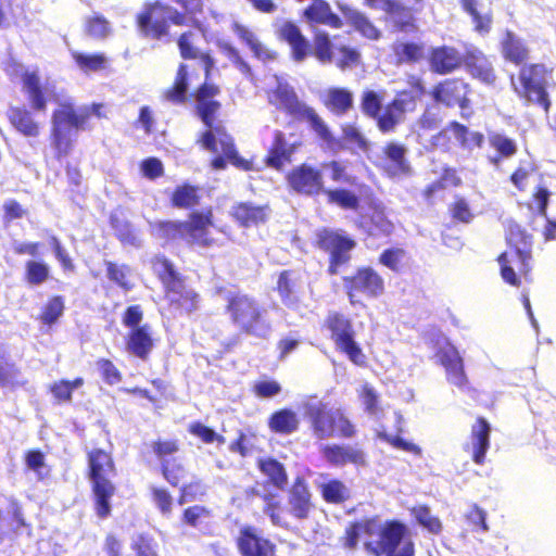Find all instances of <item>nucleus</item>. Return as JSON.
I'll return each instance as SVG.
<instances>
[{
	"label": "nucleus",
	"mask_w": 556,
	"mask_h": 556,
	"mask_svg": "<svg viewBox=\"0 0 556 556\" xmlns=\"http://www.w3.org/2000/svg\"><path fill=\"white\" fill-rule=\"evenodd\" d=\"M84 30L91 38L102 39L110 34L111 26L102 14L96 13L86 18Z\"/></svg>",
	"instance_id": "680f3d73"
},
{
	"label": "nucleus",
	"mask_w": 556,
	"mask_h": 556,
	"mask_svg": "<svg viewBox=\"0 0 556 556\" xmlns=\"http://www.w3.org/2000/svg\"><path fill=\"white\" fill-rule=\"evenodd\" d=\"M488 140L491 148L496 151V154L489 159L494 165H497L502 160L513 157L518 151L516 141L504 134L490 132Z\"/></svg>",
	"instance_id": "09e8293b"
},
{
	"label": "nucleus",
	"mask_w": 556,
	"mask_h": 556,
	"mask_svg": "<svg viewBox=\"0 0 556 556\" xmlns=\"http://www.w3.org/2000/svg\"><path fill=\"white\" fill-rule=\"evenodd\" d=\"M343 289L351 305L361 303L359 298L377 299L384 294L383 277L371 266H359L342 278Z\"/></svg>",
	"instance_id": "dca6fc26"
},
{
	"label": "nucleus",
	"mask_w": 556,
	"mask_h": 556,
	"mask_svg": "<svg viewBox=\"0 0 556 556\" xmlns=\"http://www.w3.org/2000/svg\"><path fill=\"white\" fill-rule=\"evenodd\" d=\"M267 101L286 115L298 121H306L317 138L327 148L334 149L338 146L339 142L326 122L312 106H308L299 99L292 86L278 84L275 88L267 91Z\"/></svg>",
	"instance_id": "6e6552de"
},
{
	"label": "nucleus",
	"mask_w": 556,
	"mask_h": 556,
	"mask_svg": "<svg viewBox=\"0 0 556 556\" xmlns=\"http://www.w3.org/2000/svg\"><path fill=\"white\" fill-rule=\"evenodd\" d=\"M511 89L519 100L536 105L547 115L552 109L548 89L555 86L554 68L543 62L522 64L510 77Z\"/></svg>",
	"instance_id": "0eeeda50"
},
{
	"label": "nucleus",
	"mask_w": 556,
	"mask_h": 556,
	"mask_svg": "<svg viewBox=\"0 0 556 556\" xmlns=\"http://www.w3.org/2000/svg\"><path fill=\"white\" fill-rule=\"evenodd\" d=\"M463 67L466 68L473 79L485 86H495L497 81V74L492 62L478 48L465 50Z\"/></svg>",
	"instance_id": "cd10ccee"
},
{
	"label": "nucleus",
	"mask_w": 556,
	"mask_h": 556,
	"mask_svg": "<svg viewBox=\"0 0 556 556\" xmlns=\"http://www.w3.org/2000/svg\"><path fill=\"white\" fill-rule=\"evenodd\" d=\"M429 70L437 75L453 74L464 65V53L448 45L431 47L427 53Z\"/></svg>",
	"instance_id": "a878e982"
},
{
	"label": "nucleus",
	"mask_w": 556,
	"mask_h": 556,
	"mask_svg": "<svg viewBox=\"0 0 556 556\" xmlns=\"http://www.w3.org/2000/svg\"><path fill=\"white\" fill-rule=\"evenodd\" d=\"M315 247L329 255L327 273L334 276L350 263L356 241L342 230L321 228L316 232Z\"/></svg>",
	"instance_id": "2eb2a0df"
},
{
	"label": "nucleus",
	"mask_w": 556,
	"mask_h": 556,
	"mask_svg": "<svg viewBox=\"0 0 556 556\" xmlns=\"http://www.w3.org/2000/svg\"><path fill=\"white\" fill-rule=\"evenodd\" d=\"M86 478L89 481L93 510L99 519L112 514V498L117 488L114 478L117 466L111 450L92 447L86 452Z\"/></svg>",
	"instance_id": "39448f33"
},
{
	"label": "nucleus",
	"mask_w": 556,
	"mask_h": 556,
	"mask_svg": "<svg viewBox=\"0 0 556 556\" xmlns=\"http://www.w3.org/2000/svg\"><path fill=\"white\" fill-rule=\"evenodd\" d=\"M127 351L136 357L147 361L154 346L151 327L148 324L129 330L125 339Z\"/></svg>",
	"instance_id": "4c0bfd02"
},
{
	"label": "nucleus",
	"mask_w": 556,
	"mask_h": 556,
	"mask_svg": "<svg viewBox=\"0 0 556 556\" xmlns=\"http://www.w3.org/2000/svg\"><path fill=\"white\" fill-rule=\"evenodd\" d=\"M264 502L263 513L268 516L274 526H282L283 506L276 493H264L261 495Z\"/></svg>",
	"instance_id": "052dcab7"
},
{
	"label": "nucleus",
	"mask_w": 556,
	"mask_h": 556,
	"mask_svg": "<svg viewBox=\"0 0 556 556\" xmlns=\"http://www.w3.org/2000/svg\"><path fill=\"white\" fill-rule=\"evenodd\" d=\"M460 9L466 13L472 23V29L480 36H486L491 33L494 22L492 1L484 10L482 0H459Z\"/></svg>",
	"instance_id": "2f4dec72"
},
{
	"label": "nucleus",
	"mask_w": 556,
	"mask_h": 556,
	"mask_svg": "<svg viewBox=\"0 0 556 556\" xmlns=\"http://www.w3.org/2000/svg\"><path fill=\"white\" fill-rule=\"evenodd\" d=\"M321 195L326 197L327 203L338 205L343 210L356 211L359 207L358 197L344 188H325Z\"/></svg>",
	"instance_id": "5fc2aeb1"
},
{
	"label": "nucleus",
	"mask_w": 556,
	"mask_h": 556,
	"mask_svg": "<svg viewBox=\"0 0 556 556\" xmlns=\"http://www.w3.org/2000/svg\"><path fill=\"white\" fill-rule=\"evenodd\" d=\"M23 90L27 96L30 108L45 112L48 106V94L40 76L36 72H25L22 75Z\"/></svg>",
	"instance_id": "58836bf2"
},
{
	"label": "nucleus",
	"mask_w": 556,
	"mask_h": 556,
	"mask_svg": "<svg viewBox=\"0 0 556 556\" xmlns=\"http://www.w3.org/2000/svg\"><path fill=\"white\" fill-rule=\"evenodd\" d=\"M491 425L482 416L476 418L470 430V451L475 464L483 465L490 448Z\"/></svg>",
	"instance_id": "473e14b6"
},
{
	"label": "nucleus",
	"mask_w": 556,
	"mask_h": 556,
	"mask_svg": "<svg viewBox=\"0 0 556 556\" xmlns=\"http://www.w3.org/2000/svg\"><path fill=\"white\" fill-rule=\"evenodd\" d=\"M502 56L505 61L515 65L527 63L530 58V50L520 37L513 30L506 29L500 42Z\"/></svg>",
	"instance_id": "c9c22d12"
},
{
	"label": "nucleus",
	"mask_w": 556,
	"mask_h": 556,
	"mask_svg": "<svg viewBox=\"0 0 556 556\" xmlns=\"http://www.w3.org/2000/svg\"><path fill=\"white\" fill-rule=\"evenodd\" d=\"M409 255L407 251L400 247H391L384 249L379 257L378 263L395 274L403 273L408 267Z\"/></svg>",
	"instance_id": "8fccbe9b"
},
{
	"label": "nucleus",
	"mask_w": 556,
	"mask_h": 556,
	"mask_svg": "<svg viewBox=\"0 0 556 556\" xmlns=\"http://www.w3.org/2000/svg\"><path fill=\"white\" fill-rule=\"evenodd\" d=\"M198 36L189 29L182 31L176 39L179 55L182 60H194L198 61L204 71V84L216 85L211 80L212 72L215 66V61L210 51H202L197 47Z\"/></svg>",
	"instance_id": "393cba45"
},
{
	"label": "nucleus",
	"mask_w": 556,
	"mask_h": 556,
	"mask_svg": "<svg viewBox=\"0 0 556 556\" xmlns=\"http://www.w3.org/2000/svg\"><path fill=\"white\" fill-rule=\"evenodd\" d=\"M225 314L240 333L264 339L271 331L266 308L251 294L230 291L225 296Z\"/></svg>",
	"instance_id": "1a4fd4ad"
},
{
	"label": "nucleus",
	"mask_w": 556,
	"mask_h": 556,
	"mask_svg": "<svg viewBox=\"0 0 556 556\" xmlns=\"http://www.w3.org/2000/svg\"><path fill=\"white\" fill-rule=\"evenodd\" d=\"M50 266L43 260H28L24 265V281L29 286H40L49 280Z\"/></svg>",
	"instance_id": "864d4df0"
},
{
	"label": "nucleus",
	"mask_w": 556,
	"mask_h": 556,
	"mask_svg": "<svg viewBox=\"0 0 556 556\" xmlns=\"http://www.w3.org/2000/svg\"><path fill=\"white\" fill-rule=\"evenodd\" d=\"M409 90H400L395 97L384 106L383 96L375 90L366 89L362 92L359 108L362 113L376 122L381 134L395 131L396 127L404 121L407 112L416 109L417 101L426 92L424 80L416 75L407 77Z\"/></svg>",
	"instance_id": "20e7f679"
},
{
	"label": "nucleus",
	"mask_w": 556,
	"mask_h": 556,
	"mask_svg": "<svg viewBox=\"0 0 556 556\" xmlns=\"http://www.w3.org/2000/svg\"><path fill=\"white\" fill-rule=\"evenodd\" d=\"M408 529L400 520H387L379 530L377 542L367 541L364 543L366 552L374 556H415V544L408 540L400 547L402 541L407 536Z\"/></svg>",
	"instance_id": "ddd939ff"
},
{
	"label": "nucleus",
	"mask_w": 556,
	"mask_h": 556,
	"mask_svg": "<svg viewBox=\"0 0 556 556\" xmlns=\"http://www.w3.org/2000/svg\"><path fill=\"white\" fill-rule=\"evenodd\" d=\"M72 56L76 65L84 72H97L103 70L106 64V58L103 53L86 54L73 52Z\"/></svg>",
	"instance_id": "e2e57ef3"
},
{
	"label": "nucleus",
	"mask_w": 556,
	"mask_h": 556,
	"mask_svg": "<svg viewBox=\"0 0 556 556\" xmlns=\"http://www.w3.org/2000/svg\"><path fill=\"white\" fill-rule=\"evenodd\" d=\"M427 7V0H406L389 15L392 29L400 34H416L419 31L418 15Z\"/></svg>",
	"instance_id": "bb28decb"
},
{
	"label": "nucleus",
	"mask_w": 556,
	"mask_h": 556,
	"mask_svg": "<svg viewBox=\"0 0 556 556\" xmlns=\"http://www.w3.org/2000/svg\"><path fill=\"white\" fill-rule=\"evenodd\" d=\"M319 492L323 500L328 504H343L351 497L349 488L339 479H330L321 483Z\"/></svg>",
	"instance_id": "3c124183"
},
{
	"label": "nucleus",
	"mask_w": 556,
	"mask_h": 556,
	"mask_svg": "<svg viewBox=\"0 0 556 556\" xmlns=\"http://www.w3.org/2000/svg\"><path fill=\"white\" fill-rule=\"evenodd\" d=\"M28 380L22 378L21 369L14 361L5 354H0V387L15 390L25 388Z\"/></svg>",
	"instance_id": "de8ad7c7"
},
{
	"label": "nucleus",
	"mask_w": 556,
	"mask_h": 556,
	"mask_svg": "<svg viewBox=\"0 0 556 556\" xmlns=\"http://www.w3.org/2000/svg\"><path fill=\"white\" fill-rule=\"evenodd\" d=\"M451 218L456 223L469 224L473 219L468 201L460 195H456L448 206Z\"/></svg>",
	"instance_id": "0e129e2a"
},
{
	"label": "nucleus",
	"mask_w": 556,
	"mask_h": 556,
	"mask_svg": "<svg viewBox=\"0 0 556 556\" xmlns=\"http://www.w3.org/2000/svg\"><path fill=\"white\" fill-rule=\"evenodd\" d=\"M151 450L154 456L161 462L160 470L163 478L173 488L180 485L186 478V468L181 463L169 464L167 457L177 454L180 451V442L176 438H157L151 443Z\"/></svg>",
	"instance_id": "aec40b11"
},
{
	"label": "nucleus",
	"mask_w": 556,
	"mask_h": 556,
	"mask_svg": "<svg viewBox=\"0 0 556 556\" xmlns=\"http://www.w3.org/2000/svg\"><path fill=\"white\" fill-rule=\"evenodd\" d=\"M472 88L471 85L463 77L444 78L437 83L430 96L432 100L446 109L458 108L463 112L471 110Z\"/></svg>",
	"instance_id": "a211bd4d"
},
{
	"label": "nucleus",
	"mask_w": 556,
	"mask_h": 556,
	"mask_svg": "<svg viewBox=\"0 0 556 556\" xmlns=\"http://www.w3.org/2000/svg\"><path fill=\"white\" fill-rule=\"evenodd\" d=\"M87 130L88 114L83 106L77 108L71 101H63L53 110L51 115L50 139L56 160L67 156L74 148L71 130Z\"/></svg>",
	"instance_id": "f8f14e48"
},
{
	"label": "nucleus",
	"mask_w": 556,
	"mask_h": 556,
	"mask_svg": "<svg viewBox=\"0 0 556 556\" xmlns=\"http://www.w3.org/2000/svg\"><path fill=\"white\" fill-rule=\"evenodd\" d=\"M220 92L218 85L204 84L199 85L192 93L195 102L194 113L205 126L197 143L212 153L218 151L217 143H219L223 154L235 167L245 172L252 170V162L240 156L232 137L227 132L223 121L218 118L222 103L215 98Z\"/></svg>",
	"instance_id": "7ed1b4c3"
},
{
	"label": "nucleus",
	"mask_w": 556,
	"mask_h": 556,
	"mask_svg": "<svg viewBox=\"0 0 556 556\" xmlns=\"http://www.w3.org/2000/svg\"><path fill=\"white\" fill-rule=\"evenodd\" d=\"M380 170L388 178L409 176L413 168L407 159V149L403 143L396 141L387 142L381 150Z\"/></svg>",
	"instance_id": "b1692460"
},
{
	"label": "nucleus",
	"mask_w": 556,
	"mask_h": 556,
	"mask_svg": "<svg viewBox=\"0 0 556 556\" xmlns=\"http://www.w3.org/2000/svg\"><path fill=\"white\" fill-rule=\"evenodd\" d=\"M505 228L507 250L496 261L505 283L519 288L522 279L531 281L533 238L518 223L508 220Z\"/></svg>",
	"instance_id": "423d86ee"
},
{
	"label": "nucleus",
	"mask_w": 556,
	"mask_h": 556,
	"mask_svg": "<svg viewBox=\"0 0 556 556\" xmlns=\"http://www.w3.org/2000/svg\"><path fill=\"white\" fill-rule=\"evenodd\" d=\"M357 396L368 415L376 416L382 413L379 393L371 384L363 383L357 390Z\"/></svg>",
	"instance_id": "13d9d810"
},
{
	"label": "nucleus",
	"mask_w": 556,
	"mask_h": 556,
	"mask_svg": "<svg viewBox=\"0 0 556 556\" xmlns=\"http://www.w3.org/2000/svg\"><path fill=\"white\" fill-rule=\"evenodd\" d=\"M267 426L273 433L289 435L299 430L300 418L293 409L285 407L269 415Z\"/></svg>",
	"instance_id": "37998d69"
},
{
	"label": "nucleus",
	"mask_w": 556,
	"mask_h": 556,
	"mask_svg": "<svg viewBox=\"0 0 556 556\" xmlns=\"http://www.w3.org/2000/svg\"><path fill=\"white\" fill-rule=\"evenodd\" d=\"M276 36L280 41L288 43L291 59L296 63L314 58L319 64H334L342 72L357 67L362 63L359 50L349 45L339 46L338 55L334 56V45L326 30H316L309 42L294 22L286 21L277 28Z\"/></svg>",
	"instance_id": "f03ea898"
},
{
	"label": "nucleus",
	"mask_w": 556,
	"mask_h": 556,
	"mask_svg": "<svg viewBox=\"0 0 556 556\" xmlns=\"http://www.w3.org/2000/svg\"><path fill=\"white\" fill-rule=\"evenodd\" d=\"M170 5L160 0L147 1L135 16V24L143 38L163 40L169 37L167 13Z\"/></svg>",
	"instance_id": "f3484780"
},
{
	"label": "nucleus",
	"mask_w": 556,
	"mask_h": 556,
	"mask_svg": "<svg viewBox=\"0 0 556 556\" xmlns=\"http://www.w3.org/2000/svg\"><path fill=\"white\" fill-rule=\"evenodd\" d=\"M303 17L309 25H326L333 29H340L344 23L332 11L326 0H313L303 11Z\"/></svg>",
	"instance_id": "72a5a7b5"
},
{
	"label": "nucleus",
	"mask_w": 556,
	"mask_h": 556,
	"mask_svg": "<svg viewBox=\"0 0 556 556\" xmlns=\"http://www.w3.org/2000/svg\"><path fill=\"white\" fill-rule=\"evenodd\" d=\"M410 515L416 522L432 535H440L443 531V523L438 516L431 514L428 505L421 504L410 508Z\"/></svg>",
	"instance_id": "603ef678"
},
{
	"label": "nucleus",
	"mask_w": 556,
	"mask_h": 556,
	"mask_svg": "<svg viewBox=\"0 0 556 556\" xmlns=\"http://www.w3.org/2000/svg\"><path fill=\"white\" fill-rule=\"evenodd\" d=\"M206 494V488L201 479H193L189 483L180 486L178 495V504L182 505L203 497Z\"/></svg>",
	"instance_id": "338daca9"
},
{
	"label": "nucleus",
	"mask_w": 556,
	"mask_h": 556,
	"mask_svg": "<svg viewBox=\"0 0 556 556\" xmlns=\"http://www.w3.org/2000/svg\"><path fill=\"white\" fill-rule=\"evenodd\" d=\"M348 24L363 37L369 40H378L381 37V30L363 12L355 9H345L343 11Z\"/></svg>",
	"instance_id": "49530a36"
},
{
	"label": "nucleus",
	"mask_w": 556,
	"mask_h": 556,
	"mask_svg": "<svg viewBox=\"0 0 556 556\" xmlns=\"http://www.w3.org/2000/svg\"><path fill=\"white\" fill-rule=\"evenodd\" d=\"M156 276L164 289L168 306L180 315H191L200 307V294L186 282V278L176 270L174 264L165 256L153 261Z\"/></svg>",
	"instance_id": "9b49d317"
},
{
	"label": "nucleus",
	"mask_w": 556,
	"mask_h": 556,
	"mask_svg": "<svg viewBox=\"0 0 556 556\" xmlns=\"http://www.w3.org/2000/svg\"><path fill=\"white\" fill-rule=\"evenodd\" d=\"M452 134L460 146H467V136L469 135L468 127L457 121H452L432 136V147L444 152H450L453 147Z\"/></svg>",
	"instance_id": "ea45409f"
},
{
	"label": "nucleus",
	"mask_w": 556,
	"mask_h": 556,
	"mask_svg": "<svg viewBox=\"0 0 556 556\" xmlns=\"http://www.w3.org/2000/svg\"><path fill=\"white\" fill-rule=\"evenodd\" d=\"M189 65L180 63L170 87L164 90L163 99L173 104H184L187 101Z\"/></svg>",
	"instance_id": "a18cd8bd"
},
{
	"label": "nucleus",
	"mask_w": 556,
	"mask_h": 556,
	"mask_svg": "<svg viewBox=\"0 0 556 556\" xmlns=\"http://www.w3.org/2000/svg\"><path fill=\"white\" fill-rule=\"evenodd\" d=\"M257 469L267 477L268 483L278 490L283 491L288 485V472L282 463L274 457L258 458Z\"/></svg>",
	"instance_id": "c03bdc74"
},
{
	"label": "nucleus",
	"mask_w": 556,
	"mask_h": 556,
	"mask_svg": "<svg viewBox=\"0 0 556 556\" xmlns=\"http://www.w3.org/2000/svg\"><path fill=\"white\" fill-rule=\"evenodd\" d=\"M150 494L153 503L163 516H169L173 511L174 500L170 492L164 486H152Z\"/></svg>",
	"instance_id": "774afa93"
},
{
	"label": "nucleus",
	"mask_w": 556,
	"mask_h": 556,
	"mask_svg": "<svg viewBox=\"0 0 556 556\" xmlns=\"http://www.w3.org/2000/svg\"><path fill=\"white\" fill-rule=\"evenodd\" d=\"M304 417L312 437L319 441L330 438L353 439L358 432L356 425L342 409L332 408L323 401L305 403Z\"/></svg>",
	"instance_id": "9d476101"
},
{
	"label": "nucleus",
	"mask_w": 556,
	"mask_h": 556,
	"mask_svg": "<svg viewBox=\"0 0 556 556\" xmlns=\"http://www.w3.org/2000/svg\"><path fill=\"white\" fill-rule=\"evenodd\" d=\"M7 117L11 126L21 135L36 138L41 132V125L33 113L25 106H11L7 111Z\"/></svg>",
	"instance_id": "e433bc0d"
},
{
	"label": "nucleus",
	"mask_w": 556,
	"mask_h": 556,
	"mask_svg": "<svg viewBox=\"0 0 556 556\" xmlns=\"http://www.w3.org/2000/svg\"><path fill=\"white\" fill-rule=\"evenodd\" d=\"M324 327L329 331L330 339L339 352L345 354L354 365L366 366V355L355 341V332L350 318L340 312L332 311L327 314Z\"/></svg>",
	"instance_id": "4468645a"
},
{
	"label": "nucleus",
	"mask_w": 556,
	"mask_h": 556,
	"mask_svg": "<svg viewBox=\"0 0 556 556\" xmlns=\"http://www.w3.org/2000/svg\"><path fill=\"white\" fill-rule=\"evenodd\" d=\"M268 204L257 205L251 201L237 202L231 206V218L242 228L257 227L268 220Z\"/></svg>",
	"instance_id": "c85d7f7f"
},
{
	"label": "nucleus",
	"mask_w": 556,
	"mask_h": 556,
	"mask_svg": "<svg viewBox=\"0 0 556 556\" xmlns=\"http://www.w3.org/2000/svg\"><path fill=\"white\" fill-rule=\"evenodd\" d=\"M370 232L375 236L389 237L394 231L393 223L386 216L382 208L377 207L370 216Z\"/></svg>",
	"instance_id": "69168bd1"
},
{
	"label": "nucleus",
	"mask_w": 556,
	"mask_h": 556,
	"mask_svg": "<svg viewBox=\"0 0 556 556\" xmlns=\"http://www.w3.org/2000/svg\"><path fill=\"white\" fill-rule=\"evenodd\" d=\"M439 363L446 371V378L450 383L464 388L468 383V379L464 368V361L457 349L453 345H445L437 352Z\"/></svg>",
	"instance_id": "7c9ffc66"
},
{
	"label": "nucleus",
	"mask_w": 556,
	"mask_h": 556,
	"mask_svg": "<svg viewBox=\"0 0 556 556\" xmlns=\"http://www.w3.org/2000/svg\"><path fill=\"white\" fill-rule=\"evenodd\" d=\"M288 504L289 511L295 519L304 520L309 517L314 504L308 484L302 476L293 480L288 494Z\"/></svg>",
	"instance_id": "c756f323"
},
{
	"label": "nucleus",
	"mask_w": 556,
	"mask_h": 556,
	"mask_svg": "<svg viewBox=\"0 0 556 556\" xmlns=\"http://www.w3.org/2000/svg\"><path fill=\"white\" fill-rule=\"evenodd\" d=\"M275 290L286 307L291 309L299 307V277L293 269H283L278 273Z\"/></svg>",
	"instance_id": "f704fd0d"
},
{
	"label": "nucleus",
	"mask_w": 556,
	"mask_h": 556,
	"mask_svg": "<svg viewBox=\"0 0 556 556\" xmlns=\"http://www.w3.org/2000/svg\"><path fill=\"white\" fill-rule=\"evenodd\" d=\"M105 270L108 279L124 291H130L134 283L129 278L130 268L126 264H117L112 261H105Z\"/></svg>",
	"instance_id": "4d7b16f0"
},
{
	"label": "nucleus",
	"mask_w": 556,
	"mask_h": 556,
	"mask_svg": "<svg viewBox=\"0 0 556 556\" xmlns=\"http://www.w3.org/2000/svg\"><path fill=\"white\" fill-rule=\"evenodd\" d=\"M286 181L293 192L305 197L321 195L326 188L321 168L307 162L292 167Z\"/></svg>",
	"instance_id": "6ab92c4d"
},
{
	"label": "nucleus",
	"mask_w": 556,
	"mask_h": 556,
	"mask_svg": "<svg viewBox=\"0 0 556 556\" xmlns=\"http://www.w3.org/2000/svg\"><path fill=\"white\" fill-rule=\"evenodd\" d=\"M320 453L332 467H344L349 464L365 467L368 464L367 453L358 444L327 443L320 447Z\"/></svg>",
	"instance_id": "5701e85b"
},
{
	"label": "nucleus",
	"mask_w": 556,
	"mask_h": 556,
	"mask_svg": "<svg viewBox=\"0 0 556 556\" xmlns=\"http://www.w3.org/2000/svg\"><path fill=\"white\" fill-rule=\"evenodd\" d=\"M64 309L65 305L63 296L53 295L49 298L47 303L43 305L38 318L43 325L51 326L63 315Z\"/></svg>",
	"instance_id": "bf43d9fd"
},
{
	"label": "nucleus",
	"mask_w": 556,
	"mask_h": 556,
	"mask_svg": "<svg viewBox=\"0 0 556 556\" xmlns=\"http://www.w3.org/2000/svg\"><path fill=\"white\" fill-rule=\"evenodd\" d=\"M85 383L81 377L73 380L61 379L49 386V392L56 403H70L73 400V392Z\"/></svg>",
	"instance_id": "6e6d98bb"
},
{
	"label": "nucleus",
	"mask_w": 556,
	"mask_h": 556,
	"mask_svg": "<svg viewBox=\"0 0 556 556\" xmlns=\"http://www.w3.org/2000/svg\"><path fill=\"white\" fill-rule=\"evenodd\" d=\"M201 203V188L190 182L177 185L169 195V205L177 210H191L185 220H159L152 229L165 242L184 241L191 249H213L218 245L212 236L214 211L208 206L194 210Z\"/></svg>",
	"instance_id": "f257e3e1"
},
{
	"label": "nucleus",
	"mask_w": 556,
	"mask_h": 556,
	"mask_svg": "<svg viewBox=\"0 0 556 556\" xmlns=\"http://www.w3.org/2000/svg\"><path fill=\"white\" fill-rule=\"evenodd\" d=\"M302 146L301 138L295 134L287 135L280 129H275L270 146L264 156V163L269 168L282 170L286 164L291 163L293 155Z\"/></svg>",
	"instance_id": "412c9836"
},
{
	"label": "nucleus",
	"mask_w": 556,
	"mask_h": 556,
	"mask_svg": "<svg viewBox=\"0 0 556 556\" xmlns=\"http://www.w3.org/2000/svg\"><path fill=\"white\" fill-rule=\"evenodd\" d=\"M391 49L399 65L417 64L427 56L426 46L421 41L397 40L393 42Z\"/></svg>",
	"instance_id": "a19ab883"
},
{
	"label": "nucleus",
	"mask_w": 556,
	"mask_h": 556,
	"mask_svg": "<svg viewBox=\"0 0 556 556\" xmlns=\"http://www.w3.org/2000/svg\"><path fill=\"white\" fill-rule=\"evenodd\" d=\"M321 102L332 114L342 116L353 108V92L345 87H330L326 90Z\"/></svg>",
	"instance_id": "79ce46f5"
},
{
	"label": "nucleus",
	"mask_w": 556,
	"mask_h": 556,
	"mask_svg": "<svg viewBox=\"0 0 556 556\" xmlns=\"http://www.w3.org/2000/svg\"><path fill=\"white\" fill-rule=\"evenodd\" d=\"M240 556H277V545L255 526L241 527L235 539Z\"/></svg>",
	"instance_id": "4be33fe9"
}]
</instances>
